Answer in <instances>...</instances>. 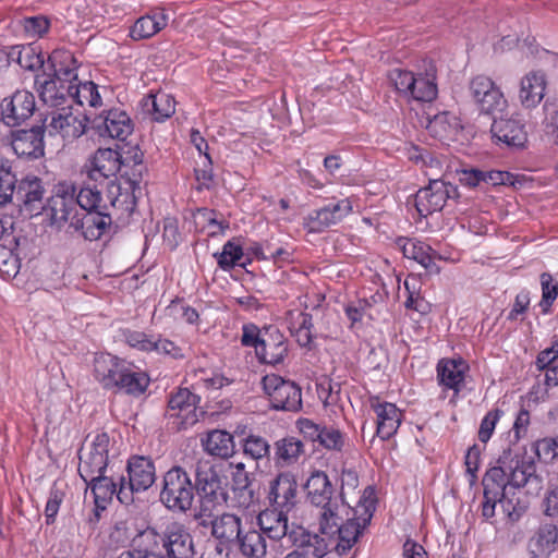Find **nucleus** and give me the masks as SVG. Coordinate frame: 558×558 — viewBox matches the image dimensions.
Masks as SVG:
<instances>
[{"instance_id": "0e129e2a", "label": "nucleus", "mask_w": 558, "mask_h": 558, "mask_svg": "<svg viewBox=\"0 0 558 558\" xmlns=\"http://www.w3.org/2000/svg\"><path fill=\"white\" fill-rule=\"evenodd\" d=\"M341 490L338 495L343 504L350 505L348 499L349 494L354 493L359 486V476L354 470H343L341 473Z\"/></svg>"}, {"instance_id": "f257e3e1", "label": "nucleus", "mask_w": 558, "mask_h": 558, "mask_svg": "<svg viewBox=\"0 0 558 558\" xmlns=\"http://www.w3.org/2000/svg\"><path fill=\"white\" fill-rule=\"evenodd\" d=\"M304 490L308 502L318 509V532L331 539H340V550L351 549L373 518L375 490L366 487L355 507L345 505L336 495L328 475L323 471L311 473Z\"/></svg>"}, {"instance_id": "1a4fd4ad", "label": "nucleus", "mask_w": 558, "mask_h": 558, "mask_svg": "<svg viewBox=\"0 0 558 558\" xmlns=\"http://www.w3.org/2000/svg\"><path fill=\"white\" fill-rule=\"evenodd\" d=\"M199 397L187 388H180L168 401L167 416L177 429H186L198 422Z\"/></svg>"}, {"instance_id": "2eb2a0df", "label": "nucleus", "mask_w": 558, "mask_h": 558, "mask_svg": "<svg viewBox=\"0 0 558 558\" xmlns=\"http://www.w3.org/2000/svg\"><path fill=\"white\" fill-rule=\"evenodd\" d=\"M45 130L50 136H60L72 142L85 133L86 120L71 111L70 105L52 111L46 120Z\"/></svg>"}, {"instance_id": "338daca9", "label": "nucleus", "mask_w": 558, "mask_h": 558, "mask_svg": "<svg viewBox=\"0 0 558 558\" xmlns=\"http://www.w3.org/2000/svg\"><path fill=\"white\" fill-rule=\"evenodd\" d=\"M153 352L168 355L173 359L183 357L182 349L179 345H177L173 341L161 337H155Z\"/></svg>"}, {"instance_id": "f704fd0d", "label": "nucleus", "mask_w": 558, "mask_h": 558, "mask_svg": "<svg viewBox=\"0 0 558 558\" xmlns=\"http://www.w3.org/2000/svg\"><path fill=\"white\" fill-rule=\"evenodd\" d=\"M211 535L221 543H232L242 532L241 519L232 513L215 515L210 521Z\"/></svg>"}, {"instance_id": "7c9ffc66", "label": "nucleus", "mask_w": 558, "mask_h": 558, "mask_svg": "<svg viewBox=\"0 0 558 558\" xmlns=\"http://www.w3.org/2000/svg\"><path fill=\"white\" fill-rule=\"evenodd\" d=\"M558 542L557 526L550 523L541 525L530 538L527 548L532 558H548Z\"/></svg>"}, {"instance_id": "e433bc0d", "label": "nucleus", "mask_w": 558, "mask_h": 558, "mask_svg": "<svg viewBox=\"0 0 558 558\" xmlns=\"http://www.w3.org/2000/svg\"><path fill=\"white\" fill-rule=\"evenodd\" d=\"M143 109L154 121L162 122L174 113L175 100L171 95L159 92L143 100Z\"/></svg>"}, {"instance_id": "6e6552de", "label": "nucleus", "mask_w": 558, "mask_h": 558, "mask_svg": "<svg viewBox=\"0 0 558 558\" xmlns=\"http://www.w3.org/2000/svg\"><path fill=\"white\" fill-rule=\"evenodd\" d=\"M262 386L272 409L282 411H299L301 409V389L293 381L277 374H267L262 379Z\"/></svg>"}, {"instance_id": "a211bd4d", "label": "nucleus", "mask_w": 558, "mask_h": 558, "mask_svg": "<svg viewBox=\"0 0 558 558\" xmlns=\"http://www.w3.org/2000/svg\"><path fill=\"white\" fill-rule=\"evenodd\" d=\"M274 508L291 511L298 504V483L290 472L279 473L270 483L267 496Z\"/></svg>"}, {"instance_id": "c756f323", "label": "nucleus", "mask_w": 558, "mask_h": 558, "mask_svg": "<svg viewBox=\"0 0 558 558\" xmlns=\"http://www.w3.org/2000/svg\"><path fill=\"white\" fill-rule=\"evenodd\" d=\"M490 132L497 142L510 147H523L526 143L524 126L514 119L494 120Z\"/></svg>"}, {"instance_id": "473e14b6", "label": "nucleus", "mask_w": 558, "mask_h": 558, "mask_svg": "<svg viewBox=\"0 0 558 558\" xmlns=\"http://www.w3.org/2000/svg\"><path fill=\"white\" fill-rule=\"evenodd\" d=\"M303 453L304 445L295 437H284L274 444V462L276 466H291L299 461Z\"/></svg>"}, {"instance_id": "aec40b11", "label": "nucleus", "mask_w": 558, "mask_h": 558, "mask_svg": "<svg viewBox=\"0 0 558 558\" xmlns=\"http://www.w3.org/2000/svg\"><path fill=\"white\" fill-rule=\"evenodd\" d=\"M44 130L33 128L19 130L12 134L11 146L14 153L26 159H37L44 156Z\"/></svg>"}, {"instance_id": "7ed1b4c3", "label": "nucleus", "mask_w": 558, "mask_h": 558, "mask_svg": "<svg viewBox=\"0 0 558 558\" xmlns=\"http://www.w3.org/2000/svg\"><path fill=\"white\" fill-rule=\"evenodd\" d=\"M389 80L396 90L409 99L430 102L438 94L436 68L433 64H429L424 73L416 74L408 70L393 69L389 73Z\"/></svg>"}, {"instance_id": "6e6d98bb", "label": "nucleus", "mask_w": 558, "mask_h": 558, "mask_svg": "<svg viewBox=\"0 0 558 558\" xmlns=\"http://www.w3.org/2000/svg\"><path fill=\"white\" fill-rule=\"evenodd\" d=\"M539 279L542 287V300L539 302V307L544 314H547L558 296V283L555 282L553 276L548 272H543Z\"/></svg>"}, {"instance_id": "4c0bfd02", "label": "nucleus", "mask_w": 558, "mask_h": 558, "mask_svg": "<svg viewBox=\"0 0 558 558\" xmlns=\"http://www.w3.org/2000/svg\"><path fill=\"white\" fill-rule=\"evenodd\" d=\"M7 58L9 62L17 63L21 68L28 71H35L44 66V57L33 45L10 47Z\"/></svg>"}, {"instance_id": "680f3d73", "label": "nucleus", "mask_w": 558, "mask_h": 558, "mask_svg": "<svg viewBox=\"0 0 558 558\" xmlns=\"http://www.w3.org/2000/svg\"><path fill=\"white\" fill-rule=\"evenodd\" d=\"M318 442L329 450H341L344 445V435L333 426H323Z\"/></svg>"}, {"instance_id": "412c9836", "label": "nucleus", "mask_w": 558, "mask_h": 558, "mask_svg": "<svg viewBox=\"0 0 558 558\" xmlns=\"http://www.w3.org/2000/svg\"><path fill=\"white\" fill-rule=\"evenodd\" d=\"M97 128L101 134L111 138L125 141L133 132V123L128 113L114 108L101 113L97 120Z\"/></svg>"}, {"instance_id": "bf43d9fd", "label": "nucleus", "mask_w": 558, "mask_h": 558, "mask_svg": "<svg viewBox=\"0 0 558 558\" xmlns=\"http://www.w3.org/2000/svg\"><path fill=\"white\" fill-rule=\"evenodd\" d=\"M125 342L142 352H153L155 337L143 331L126 329L123 331Z\"/></svg>"}, {"instance_id": "79ce46f5", "label": "nucleus", "mask_w": 558, "mask_h": 558, "mask_svg": "<svg viewBox=\"0 0 558 558\" xmlns=\"http://www.w3.org/2000/svg\"><path fill=\"white\" fill-rule=\"evenodd\" d=\"M409 159L415 163H421L425 175L430 179H440L444 174V158L434 156L427 150L413 146L409 150Z\"/></svg>"}, {"instance_id": "4468645a", "label": "nucleus", "mask_w": 558, "mask_h": 558, "mask_svg": "<svg viewBox=\"0 0 558 558\" xmlns=\"http://www.w3.org/2000/svg\"><path fill=\"white\" fill-rule=\"evenodd\" d=\"M353 210L350 197L342 198L336 204H328L322 208L312 210L304 217L303 227L311 233H320L339 223Z\"/></svg>"}, {"instance_id": "864d4df0", "label": "nucleus", "mask_w": 558, "mask_h": 558, "mask_svg": "<svg viewBox=\"0 0 558 558\" xmlns=\"http://www.w3.org/2000/svg\"><path fill=\"white\" fill-rule=\"evenodd\" d=\"M219 267L223 270L233 268L243 257L242 246L234 241H228L219 254H215Z\"/></svg>"}, {"instance_id": "de8ad7c7", "label": "nucleus", "mask_w": 558, "mask_h": 558, "mask_svg": "<svg viewBox=\"0 0 558 558\" xmlns=\"http://www.w3.org/2000/svg\"><path fill=\"white\" fill-rule=\"evenodd\" d=\"M483 486L484 495L505 498L506 489L509 487L505 466L490 468L483 478Z\"/></svg>"}, {"instance_id": "4be33fe9", "label": "nucleus", "mask_w": 558, "mask_h": 558, "mask_svg": "<svg viewBox=\"0 0 558 558\" xmlns=\"http://www.w3.org/2000/svg\"><path fill=\"white\" fill-rule=\"evenodd\" d=\"M371 408L376 413L377 435L381 439H389L397 433L402 422V412L396 404L381 402L378 398L371 401Z\"/></svg>"}, {"instance_id": "9b49d317", "label": "nucleus", "mask_w": 558, "mask_h": 558, "mask_svg": "<svg viewBox=\"0 0 558 558\" xmlns=\"http://www.w3.org/2000/svg\"><path fill=\"white\" fill-rule=\"evenodd\" d=\"M197 492L202 515L211 517L216 509L227 502V490L220 476L213 468L197 473Z\"/></svg>"}, {"instance_id": "a19ab883", "label": "nucleus", "mask_w": 558, "mask_h": 558, "mask_svg": "<svg viewBox=\"0 0 558 558\" xmlns=\"http://www.w3.org/2000/svg\"><path fill=\"white\" fill-rule=\"evenodd\" d=\"M236 542L241 554L246 558H264L266 556L267 542L260 531H242Z\"/></svg>"}, {"instance_id": "5701e85b", "label": "nucleus", "mask_w": 558, "mask_h": 558, "mask_svg": "<svg viewBox=\"0 0 558 558\" xmlns=\"http://www.w3.org/2000/svg\"><path fill=\"white\" fill-rule=\"evenodd\" d=\"M49 72L56 76L59 82H64L69 85L78 82V68L80 63L74 54L65 49H56L48 58Z\"/></svg>"}, {"instance_id": "423d86ee", "label": "nucleus", "mask_w": 558, "mask_h": 558, "mask_svg": "<svg viewBox=\"0 0 558 558\" xmlns=\"http://www.w3.org/2000/svg\"><path fill=\"white\" fill-rule=\"evenodd\" d=\"M289 539L295 548L288 553L283 558H323L330 548L336 549L339 555L347 554L350 549L340 550L338 546L340 539H331L326 535L318 533H310L303 527L292 529Z\"/></svg>"}, {"instance_id": "dca6fc26", "label": "nucleus", "mask_w": 558, "mask_h": 558, "mask_svg": "<svg viewBox=\"0 0 558 558\" xmlns=\"http://www.w3.org/2000/svg\"><path fill=\"white\" fill-rule=\"evenodd\" d=\"M456 192V187L450 183L441 179H430L429 184L418 190L415 195L416 210L424 217L439 211Z\"/></svg>"}, {"instance_id": "a878e982", "label": "nucleus", "mask_w": 558, "mask_h": 558, "mask_svg": "<svg viewBox=\"0 0 558 558\" xmlns=\"http://www.w3.org/2000/svg\"><path fill=\"white\" fill-rule=\"evenodd\" d=\"M122 165L120 154L111 148H99L89 160L88 175L97 181L114 177Z\"/></svg>"}, {"instance_id": "39448f33", "label": "nucleus", "mask_w": 558, "mask_h": 558, "mask_svg": "<svg viewBox=\"0 0 558 558\" xmlns=\"http://www.w3.org/2000/svg\"><path fill=\"white\" fill-rule=\"evenodd\" d=\"M193 499L194 486L187 473L180 466L170 469L163 476L161 502L170 510L185 512Z\"/></svg>"}, {"instance_id": "69168bd1", "label": "nucleus", "mask_w": 558, "mask_h": 558, "mask_svg": "<svg viewBox=\"0 0 558 558\" xmlns=\"http://www.w3.org/2000/svg\"><path fill=\"white\" fill-rule=\"evenodd\" d=\"M162 239L165 244L173 250L180 242V232L178 221L174 218H166L163 220Z\"/></svg>"}, {"instance_id": "f8f14e48", "label": "nucleus", "mask_w": 558, "mask_h": 558, "mask_svg": "<svg viewBox=\"0 0 558 558\" xmlns=\"http://www.w3.org/2000/svg\"><path fill=\"white\" fill-rule=\"evenodd\" d=\"M109 436L97 434L88 450L80 456L78 473L83 481H95L104 475L108 463Z\"/></svg>"}, {"instance_id": "13d9d810", "label": "nucleus", "mask_w": 558, "mask_h": 558, "mask_svg": "<svg viewBox=\"0 0 558 558\" xmlns=\"http://www.w3.org/2000/svg\"><path fill=\"white\" fill-rule=\"evenodd\" d=\"M15 177L0 157V205L9 203L14 193Z\"/></svg>"}, {"instance_id": "e2e57ef3", "label": "nucleus", "mask_w": 558, "mask_h": 558, "mask_svg": "<svg viewBox=\"0 0 558 558\" xmlns=\"http://www.w3.org/2000/svg\"><path fill=\"white\" fill-rule=\"evenodd\" d=\"M502 414L504 412L501 410L494 409L483 417L478 429L480 441L486 444L490 439L495 430V427L500 417L502 416Z\"/></svg>"}, {"instance_id": "20e7f679", "label": "nucleus", "mask_w": 558, "mask_h": 558, "mask_svg": "<svg viewBox=\"0 0 558 558\" xmlns=\"http://www.w3.org/2000/svg\"><path fill=\"white\" fill-rule=\"evenodd\" d=\"M43 210L51 227L61 229L68 225L73 229L81 214L76 207L75 186L69 182L58 183Z\"/></svg>"}, {"instance_id": "c85d7f7f", "label": "nucleus", "mask_w": 558, "mask_h": 558, "mask_svg": "<svg viewBox=\"0 0 558 558\" xmlns=\"http://www.w3.org/2000/svg\"><path fill=\"white\" fill-rule=\"evenodd\" d=\"M288 512L274 507L259 512L257 525L263 535L265 534L274 541L289 536L291 531H288Z\"/></svg>"}, {"instance_id": "ddd939ff", "label": "nucleus", "mask_w": 558, "mask_h": 558, "mask_svg": "<svg viewBox=\"0 0 558 558\" xmlns=\"http://www.w3.org/2000/svg\"><path fill=\"white\" fill-rule=\"evenodd\" d=\"M35 110V96L27 89H17L0 102L1 121L12 128L27 121Z\"/></svg>"}, {"instance_id": "f3484780", "label": "nucleus", "mask_w": 558, "mask_h": 558, "mask_svg": "<svg viewBox=\"0 0 558 558\" xmlns=\"http://www.w3.org/2000/svg\"><path fill=\"white\" fill-rule=\"evenodd\" d=\"M45 193L46 189L41 179L28 174L19 181L13 196H15L21 210L32 217L37 216L44 209Z\"/></svg>"}, {"instance_id": "5fc2aeb1", "label": "nucleus", "mask_w": 558, "mask_h": 558, "mask_svg": "<svg viewBox=\"0 0 558 558\" xmlns=\"http://www.w3.org/2000/svg\"><path fill=\"white\" fill-rule=\"evenodd\" d=\"M428 129L435 136L447 138L457 129L456 118L447 112L439 113L429 121Z\"/></svg>"}, {"instance_id": "603ef678", "label": "nucleus", "mask_w": 558, "mask_h": 558, "mask_svg": "<svg viewBox=\"0 0 558 558\" xmlns=\"http://www.w3.org/2000/svg\"><path fill=\"white\" fill-rule=\"evenodd\" d=\"M27 38L37 39L46 35L50 28V20L45 15L27 16L21 21Z\"/></svg>"}, {"instance_id": "052dcab7", "label": "nucleus", "mask_w": 558, "mask_h": 558, "mask_svg": "<svg viewBox=\"0 0 558 558\" xmlns=\"http://www.w3.org/2000/svg\"><path fill=\"white\" fill-rule=\"evenodd\" d=\"M232 505L240 509H250L258 500L250 484L243 486H233Z\"/></svg>"}, {"instance_id": "4d7b16f0", "label": "nucleus", "mask_w": 558, "mask_h": 558, "mask_svg": "<svg viewBox=\"0 0 558 558\" xmlns=\"http://www.w3.org/2000/svg\"><path fill=\"white\" fill-rule=\"evenodd\" d=\"M64 497V488L60 484L54 483L49 490L48 500L45 507V517L47 524H51L54 522V519L59 512L60 506L63 502Z\"/></svg>"}, {"instance_id": "c03bdc74", "label": "nucleus", "mask_w": 558, "mask_h": 558, "mask_svg": "<svg viewBox=\"0 0 558 558\" xmlns=\"http://www.w3.org/2000/svg\"><path fill=\"white\" fill-rule=\"evenodd\" d=\"M118 381L116 388L126 393L141 395L146 390L149 378L145 373L134 371L132 366L125 362Z\"/></svg>"}, {"instance_id": "393cba45", "label": "nucleus", "mask_w": 558, "mask_h": 558, "mask_svg": "<svg viewBox=\"0 0 558 558\" xmlns=\"http://www.w3.org/2000/svg\"><path fill=\"white\" fill-rule=\"evenodd\" d=\"M124 365L125 361L114 355L97 354L94 359V377L105 389L116 388Z\"/></svg>"}, {"instance_id": "49530a36", "label": "nucleus", "mask_w": 558, "mask_h": 558, "mask_svg": "<svg viewBox=\"0 0 558 558\" xmlns=\"http://www.w3.org/2000/svg\"><path fill=\"white\" fill-rule=\"evenodd\" d=\"M505 469L510 487L519 488L536 480L534 465L523 460L512 459L508 465H505Z\"/></svg>"}, {"instance_id": "37998d69", "label": "nucleus", "mask_w": 558, "mask_h": 558, "mask_svg": "<svg viewBox=\"0 0 558 558\" xmlns=\"http://www.w3.org/2000/svg\"><path fill=\"white\" fill-rule=\"evenodd\" d=\"M94 495V502L97 510H105L113 495L118 496L117 483L110 477L100 475L95 481H84Z\"/></svg>"}, {"instance_id": "9d476101", "label": "nucleus", "mask_w": 558, "mask_h": 558, "mask_svg": "<svg viewBox=\"0 0 558 558\" xmlns=\"http://www.w3.org/2000/svg\"><path fill=\"white\" fill-rule=\"evenodd\" d=\"M469 90L473 101L483 113L502 112L507 107V99L502 90L486 75L474 76L470 81Z\"/></svg>"}, {"instance_id": "c9c22d12", "label": "nucleus", "mask_w": 558, "mask_h": 558, "mask_svg": "<svg viewBox=\"0 0 558 558\" xmlns=\"http://www.w3.org/2000/svg\"><path fill=\"white\" fill-rule=\"evenodd\" d=\"M202 446L206 453L217 458H229L234 452L233 436L221 429H214L202 438Z\"/></svg>"}, {"instance_id": "cd10ccee", "label": "nucleus", "mask_w": 558, "mask_h": 558, "mask_svg": "<svg viewBox=\"0 0 558 558\" xmlns=\"http://www.w3.org/2000/svg\"><path fill=\"white\" fill-rule=\"evenodd\" d=\"M468 371V364L461 359H442L437 364V378L441 386L458 393L463 387Z\"/></svg>"}, {"instance_id": "b1692460", "label": "nucleus", "mask_w": 558, "mask_h": 558, "mask_svg": "<svg viewBox=\"0 0 558 558\" xmlns=\"http://www.w3.org/2000/svg\"><path fill=\"white\" fill-rule=\"evenodd\" d=\"M547 78L542 71L526 73L520 82L519 99L524 108H535L543 100L546 92Z\"/></svg>"}, {"instance_id": "0eeeda50", "label": "nucleus", "mask_w": 558, "mask_h": 558, "mask_svg": "<svg viewBox=\"0 0 558 558\" xmlns=\"http://www.w3.org/2000/svg\"><path fill=\"white\" fill-rule=\"evenodd\" d=\"M128 481L120 478L118 499L122 504H129L133 500V493L145 492L156 480V470L149 458L134 456L128 462Z\"/></svg>"}, {"instance_id": "72a5a7b5", "label": "nucleus", "mask_w": 558, "mask_h": 558, "mask_svg": "<svg viewBox=\"0 0 558 558\" xmlns=\"http://www.w3.org/2000/svg\"><path fill=\"white\" fill-rule=\"evenodd\" d=\"M397 245L402 251L404 257L415 260L425 269L433 270L436 267L434 263L435 252L429 245L407 238L398 239Z\"/></svg>"}, {"instance_id": "ea45409f", "label": "nucleus", "mask_w": 558, "mask_h": 558, "mask_svg": "<svg viewBox=\"0 0 558 558\" xmlns=\"http://www.w3.org/2000/svg\"><path fill=\"white\" fill-rule=\"evenodd\" d=\"M288 328L301 345H307L312 340V316L300 310L290 311L287 315Z\"/></svg>"}, {"instance_id": "774afa93", "label": "nucleus", "mask_w": 558, "mask_h": 558, "mask_svg": "<svg viewBox=\"0 0 558 558\" xmlns=\"http://www.w3.org/2000/svg\"><path fill=\"white\" fill-rule=\"evenodd\" d=\"M536 453L541 459L553 460L558 456V438H543L536 442Z\"/></svg>"}, {"instance_id": "2f4dec72", "label": "nucleus", "mask_w": 558, "mask_h": 558, "mask_svg": "<svg viewBox=\"0 0 558 558\" xmlns=\"http://www.w3.org/2000/svg\"><path fill=\"white\" fill-rule=\"evenodd\" d=\"M168 14L163 10L153 11L138 17L130 28V37L134 40L148 39L168 25Z\"/></svg>"}, {"instance_id": "8fccbe9b", "label": "nucleus", "mask_w": 558, "mask_h": 558, "mask_svg": "<svg viewBox=\"0 0 558 558\" xmlns=\"http://www.w3.org/2000/svg\"><path fill=\"white\" fill-rule=\"evenodd\" d=\"M544 140L550 145L558 146V105L554 102H546L544 105Z\"/></svg>"}, {"instance_id": "a18cd8bd", "label": "nucleus", "mask_w": 558, "mask_h": 558, "mask_svg": "<svg viewBox=\"0 0 558 558\" xmlns=\"http://www.w3.org/2000/svg\"><path fill=\"white\" fill-rule=\"evenodd\" d=\"M69 100H72L82 107L88 106L97 108L101 106V96L99 94L98 86L90 81H78L73 83L71 94H69Z\"/></svg>"}, {"instance_id": "f03ea898", "label": "nucleus", "mask_w": 558, "mask_h": 558, "mask_svg": "<svg viewBox=\"0 0 558 558\" xmlns=\"http://www.w3.org/2000/svg\"><path fill=\"white\" fill-rule=\"evenodd\" d=\"M142 535L147 538L157 537L156 542L161 543L165 555L145 549H132L123 551L119 558H193L192 536L182 523L172 521L167 523L159 533L148 529Z\"/></svg>"}, {"instance_id": "58836bf2", "label": "nucleus", "mask_w": 558, "mask_h": 558, "mask_svg": "<svg viewBox=\"0 0 558 558\" xmlns=\"http://www.w3.org/2000/svg\"><path fill=\"white\" fill-rule=\"evenodd\" d=\"M288 351L287 343L281 333L275 332L257 345L256 355L260 362L276 365L283 361Z\"/></svg>"}, {"instance_id": "09e8293b", "label": "nucleus", "mask_w": 558, "mask_h": 558, "mask_svg": "<svg viewBox=\"0 0 558 558\" xmlns=\"http://www.w3.org/2000/svg\"><path fill=\"white\" fill-rule=\"evenodd\" d=\"M101 201V193L96 186H84L77 194L75 193L76 207L80 206L86 213L107 210V206L102 205Z\"/></svg>"}, {"instance_id": "6ab92c4d", "label": "nucleus", "mask_w": 558, "mask_h": 558, "mask_svg": "<svg viewBox=\"0 0 558 558\" xmlns=\"http://www.w3.org/2000/svg\"><path fill=\"white\" fill-rule=\"evenodd\" d=\"M35 89L40 100L49 107L66 105L73 85H69L44 70L35 76Z\"/></svg>"}, {"instance_id": "bb28decb", "label": "nucleus", "mask_w": 558, "mask_h": 558, "mask_svg": "<svg viewBox=\"0 0 558 558\" xmlns=\"http://www.w3.org/2000/svg\"><path fill=\"white\" fill-rule=\"evenodd\" d=\"M111 222L110 213L106 210L90 211L84 215L80 214L77 220L74 222L73 230H81L85 240L96 241L110 228Z\"/></svg>"}, {"instance_id": "3c124183", "label": "nucleus", "mask_w": 558, "mask_h": 558, "mask_svg": "<svg viewBox=\"0 0 558 558\" xmlns=\"http://www.w3.org/2000/svg\"><path fill=\"white\" fill-rule=\"evenodd\" d=\"M243 452L253 460H260L269 457L270 445L260 435L250 434L243 439Z\"/></svg>"}]
</instances>
